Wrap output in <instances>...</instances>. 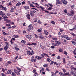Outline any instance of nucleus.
Segmentation results:
<instances>
[{
    "label": "nucleus",
    "mask_w": 76,
    "mask_h": 76,
    "mask_svg": "<svg viewBox=\"0 0 76 76\" xmlns=\"http://www.w3.org/2000/svg\"><path fill=\"white\" fill-rule=\"evenodd\" d=\"M31 52L30 51H27V53L29 54V55H30V56H31V55H32L33 54H34V50H31Z\"/></svg>",
    "instance_id": "nucleus-1"
},
{
    "label": "nucleus",
    "mask_w": 76,
    "mask_h": 76,
    "mask_svg": "<svg viewBox=\"0 0 76 76\" xmlns=\"http://www.w3.org/2000/svg\"><path fill=\"white\" fill-rule=\"evenodd\" d=\"M28 28L31 31H32L34 29V28L32 27V25L31 24L28 26Z\"/></svg>",
    "instance_id": "nucleus-2"
},
{
    "label": "nucleus",
    "mask_w": 76,
    "mask_h": 76,
    "mask_svg": "<svg viewBox=\"0 0 76 76\" xmlns=\"http://www.w3.org/2000/svg\"><path fill=\"white\" fill-rule=\"evenodd\" d=\"M61 1L64 4H67V2L66 0H61Z\"/></svg>",
    "instance_id": "nucleus-3"
},
{
    "label": "nucleus",
    "mask_w": 76,
    "mask_h": 76,
    "mask_svg": "<svg viewBox=\"0 0 76 76\" xmlns=\"http://www.w3.org/2000/svg\"><path fill=\"white\" fill-rule=\"evenodd\" d=\"M1 16L2 17H3V18H8V17L7 16H6L5 14L3 13L1 14Z\"/></svg>",
    "instance_id": "nucleus-4"
},
{
    "label": "nucleus",
    "mask_w": 76,
    "mask_h": 76,
    "mask_svg": "<svg viewBox=\"0 0 76 76\" xmlns=\"http://www.w3.org/2000/svg\"><path fill=\"white\" fill-rule=\"evenodd\" d=\"M23 9H26V10H27V9H29V6H24L23 7Z\"/></svg>",
    "instance_id": "nucleus-5"
},
{
    "label": "nucleus",
    "mask_w": 76,
    "mask_h": 76,
    "mask_svg": "<svg viewBox=\"0 0 76 76\" xmlns=\"http://www.w3.org/2000/svg\"><path fill=\"white\" fill-rule=\"evenodd\" d=\"M36 58H38L39 60H42V57L39 56H37Z\"/></svg>",
    "instance_id": "nucleus-6"
},
{
    "label": "nucleus",
    "mask_w": 76,
    "mask_h": 76,
    "mask_svg": "<svg viewBox=\"0 0 76 76\" xmlns=\"http://www.w3.org/2000/svg\"><path fill=\"white\" fill-rule=\"evenodd\" d=\"M55 41L56 44H57L58 46L59 45H60V42H59L58 41Z\"/></svg>",
    "instance_id": "nucleus-7"
},
{
    "label": "nucleus",
    "mask_w": 76,
    "mask_h": 76,
    "mask_svg": "<svg viewBox=\"0 0 76 76\" xmlns=\"http://www.w3.org/2000/svg\"><path fill=\"white\" fill-rule=\"evenodd\" d=\"M26 17L28 19H30L31 18H30V15L29 14H28L26 15Z\"/></svg>",
    "instance_id": "nucleus-8"
},
{
    "label": "nucleus",
    "mask_w": 76,
    "mask_h": 76,
    "mask_svg": "<svg viewBox=\"0 0 76 76\" xmlns=\"http://www.w3.org/2000/svg\"><path fill=\"white\" fill-rule=\"evenodd\" d=\"M26 38H28L29 39H31L32 38V37H31V36H28L27 35Z\"/></svg>",
    "instance_id": "nucleus-9"
},
{
    "label": "nucleus",
    "mask_w": 76,
    "mask_h": 76,
    "mask_svg": "<svg viewBox=\"0 0 76 76\" xmlns=\"http://www.w3.org/2000/svg\"><path fill=\"white\" fill-rule=\"evenodd\" d=\"M7 74H11L12 73V71L11 70H8L7 72Z\"/></svg>",
    "instance_id": "nucleus-10"
},
{
    "label": "nucleus",
    "mask_w": 76,
    "mask_h": 76,
    "mask_svg": "<svg viewBox=\"0 0 76 76\" xmlns=\"http://www.w3.org/2000/svg\"><path fill=\"white\" fill-rule=\"evenodd\" d=\"M2 10H4L5 11H6L7 10V8H6V7H3L2 8Z\"/></svg>",
    "instance_id": "nucleus-11"
},
{
    "label": "nucleus",
    "mask_w": 76,
    "mask_h": 76,
    "mask_svg": "<svg viewBox=\"0 0 76 76\" xmlns=\"http://www.w3.org/2000/svg\"><path fill=\"white\" fill-rule=\"evenodd\" d=\"M20 5H21V3L19 2H18L16 6H20Z\"/></svg>",
    "instance_id": "nucleus-12"
},
{
    "label": "nucleus",
    "mask_w": 76,
    "mask_h": 76,
    "mask_svg": "<svg viewBox=\"0 0 76 76\" xmlns=\"http://www.w3.org/2000/svg\"><path fill=\"white\" fill-rule=\"evenodd\" d=\"M5 44L6 45L5 47H7V48H9V43H7V42H6Z\"/></svg>",
    "instance_id": "nucleus-13"
},
{
    "label": "nucleus",
    "mask_w": 76,
    "mask_h": 76,
    "mask_svg": "<svg viewBox=\"0 0 76 76\" xmlns=\"http://www.w3.org/2000/svg\"><path fill=\"white\" fill-rule=\"evenodd\" d=\"M11 75L12 76H16V73H15L13 72H12Z\"/></svg>",
    "instance_id": "nucleus-14"
},
{
    "label": "nucleus",
    "mask_w": 76,
    "mask_h": 76,
    "mask_svg": "<svg viewBox=\"0 0 76 76\" xmlns=\"http://www.w3.org/2000/svg\"><path fill=\"white\" fill-rule=\"evenodd\" d=\"M16 69H18V72H20L21 71V69L18 67H17L16 68Z\"/></svg>",
    "instance_id": "nucleus-15"
},
{
    "label": "nucleus",
    "mask_w": 76,
    "mask_h": 76,
    "mask_svg": "<svg viewBox=\"0 0 76 76\" xmlns=\"http://www.w3.org/2000/svg\"><path fill=\"white\" fill-rule=\"evenodd\" d=\"M59 52H63V50L61 48H59Z\"/></svg>",
    "instance_id": "nucleus-16"
},
{
    "label": "nucleus",
    "mask_w": 76,
    "mask_h": 76,
    "mask_svg": "<svg viewBox=\"0 0 76 76\" xmlns=\"http://www.w3.org/2000/svg\"><path fill=\"white\" fill-rule=\"evenodd\" d=\"M6 22L8 23H11V21L10 20H7Z\"/></svg>",
    "instance_id": "nucleus-17"
},
{
    "label": "nucleus",
    "mask_w": 76,
    "mask_h": 76,
    "mask_svg": "<svg viewBox=\"0 0 76 76\" xmlns=\"http://www.w3.org/2000/svg\"><path fill=\"white\" fill-rule=\"evenodd\" d=\"M21 42L23 43V44H25L26 42V41H25L24 40H23Z\"/></svg>",
    "instance_id": "nucleus-18"
},
{
    "label": "nucleus",
    "mask_w": 76,
    "mask_h": 76,
    "mask_svg": "<svg viewBox=\"0 0 76 76\" xmlns=\"http://www.w3.org/2000/svg\"><path fill=\"white\" fill-rule=\"evenodd\" d=\"M59 74L61 76H64V74H63V73L62 72H59Z\"/></svg>",
    "instance_id": "nucleus-19"
},
{
    "label": "nucleus",
    "mask_w": 76,
    "mask_h": 76,
    "mask_svg": "<svg viewBox=\"0 0 76 76\" xmlns=\"http://www.w3.org/2000/svg\"><path fill=\"white\" fill-rule=\"evenodd\" d=\"M61 2L60 1H56V3L57 4H60L61 3Z\"/></svg>",
    "instance_id": "nucleus-20"
},
{
    "label": "nucleus",
    "mask_w": 76,
    "mask_h": 76,
    "mask_svg": "<svg viewBox=\"0 0 76 76\" xmlns=\"http://www.w3.org/2000/svg\"><path fill=\"white\" fill-rule=\"evenodd\" d=\"M68 75H69V76H70V75H69V72H66L64 74V75H65V76Z\"/></svg>",
    "instance_id": "nucleus-21"
},
{
    "label": "nucleus",
    "mask_w": 76,
    "mask_h": 76,
    "mask_svg": "<svg viewBox=\"0 0 76 76\" xmlns=\"http://www.w3.org/2000/svg\"><path fill=\"white\" fill-rule=\"evenodd\" d=\"M30 13L31 16H33V15H34V13H33V12H32V11H30Z\"/></svg>",
    "instance_id": "nucleus-22"
},
{
    "label": "nucleus",
    "mask_w": 76,
    "mask_h": 76,
    "mask_svg": "<svg viewBox=\"0 0 76 76\" xmlns=\"http://www.w3.org/2000/svg\"><path fill=\"white\" fill-rule=\"evenodd\" d=\"M39 38H40L41 39H44V38L43 37L41 36H41H39Z\"/></svg>",
    "instance_id": "nucleus-23"
},
{
    "label": "nucleus",
    "mask_w": 76,
    "mask_h": 76,
    "mask_svg": "<svg viewBox=\"0 0 76 76\" xmlns=\"http://www.w3.org/2000/svg\"><path fill=\"white\" fill-rule=\"evenodd\" d=\"M71 42L73 44H74V45H75V44H76V42L74 41H71Z\"/></svg>",
    "instance_id": "nucleus-24"
},
{
    "label": "nucleus",
    "mask_w": 76,
    "mask_h": 76,
    "mask_svg": "<svg viewBox=\"0 0 76 76\" xmlns=\"http://www.w3.org/2000/svg\"><path fill=\"white\" fill-rule=\"evenodd\" d=\"M44 31L45 32V35H48V33L47 31Z\"/></svg>",
    "instance_id": "nucleus-25"
},
{
    "label": "nucleus",
    "mask_w": 76,
    "mask_h": 76,
    "mask_svg": "<svg viewBox=\"0 0 76 76\" xmlns=\"http://www.w3.org/2000/svg\"><path fill=\"white\" fill-rule=\"evenodd\" d=\"M52 45L54 46H58V45L56 43H53Z\"/></svg>",
    "instance_id": "nucleus-26"
},
{
    "label": "nucleus",
    "mask_w": 76,
    "mask_h": 76,
    "mask_svg": "<svg viewBox=\"0 0 76 76\" xmlns=\"http://www.w3.org/2000/svg\"><path fill=\"white\" fill-rule=\"evenodd\" d=\"M47 61H48V62H50L51 61V60L49 58H47Z\"/></svg>",
    "instance_id": "nucleus-27"
},
{
    "label": "nucleus",
    "mask_w": 76,
    "mask_h": 76,
    "mask_svg": "<svg viewBox=\"0 0 76 76\" xmlns=\"http://www.w3.org/2000/svg\"><path fill=\"white\" fill-rule=\"evenodd\" d=\"M10 42L11 43V44L12 45H13V44H14V42H13V41H12V40L11 39V41H10Z\"/></svg>",
    "instance_id": "nucleus-28"
},
{
    "label": "nucleus",
    "mask_w": 76,
    "mask_h": 76,
    "mask_svg": "<svg viewBox=\"0 0 76 76\" xmlns=\"http://www.w3.org/2000/svg\"><path fill=\"white\" fill-rule=\"evenodd\" d=\"M70 13H71L72 15H74L75 12H74L72 10L70 12Z\"/></svg>",
    "instance_id": "nucleus-29"
},
{
    "label": "nucleus",
    "mask_w": 76,
    "mask_h": 76,
    "mask_svg": "<svg viewBox=\"0 0 76 76\" xmlns=\"http://www.w3.org/2000/svg\"><path fill=\"white\" fill-rule=\"evenodd\" d=\"M45 54V53H43L42 54H41L40 55L41 56V57H44V56H45L44 55V54Z\"/></svg>",
    "instance_id": "nucleus-30"
},
{
    "label": "nucleus",
    "mask_w": 76,
    "mask_h": 76,
    "mask_svg": "<svg viewBox=\"0 0 76 76\" xmlns=\"http://www.w3.org/2000/svg\"><path fill=\"white\" fill-rule=\"evenodd\" d=\"M8 48H7V47H6L5 46V47L4 48V50L5 51H7V49H8Z\"/></svg>",
    "instance_id": "nucleus-31"
},
{
    "label": "nucleus",
    "mask_w": 76,
    "mask_h": 76,
    "mask_svg": "<svg viewBox=\"0 0 76 76\" xmlns=\"http://www.w3.org/2000/svg\"><path fill=\"white\" fill-rule=\"evenodd\" d=\"M72 18H73L74 20H76V15H74V16L72 17Z\"/></svg>",
    "instance_id": "nucleus-32"
},
{
    "label": "nucleus",
    "mask_w": 76,
    "mask_h": 76,
    "mask_svg": "<svg viewBox=\"0 0 76 76\" xmlns=\"http://www.w3.org/2000/svg\"><path fill=\"white\" fill-rule=\"evenodd\" d=\"M40 72H41V71H42L43 72H44V68H42L41 69V70H40Z\"/></svg>",
    "instance_id": "nucleus-33"
},
{
    "label": "nucleus",
    "mask_w": 76,
    "mask_h": 76,
    "mask_svg": "<svg viewBox=\"0 0 76 76\" xmlns=\"http://www.w3.org/2000/svg\"><path fill=\"white\" fill-rule=\"evenodd\" d=\"M62 70L63 71V72L64 73H66V69H62Z\"/></svg>",
    "instance_id": "nucleus-34"
},
{
    "label": "nucleus",
    "mask_w": 76,
    "mask_h": 76,
    "mask_svg": "<svg viewBox=\"0 0 76 76\" xmlns=\"http://www.w3.org/2000/svg\"><path fill=\"white\" fill-rule=\"evenodd\" d=\"M52 9V7H49V8H48V10H51Z\"/></svg>",
    "instance_id": "nucleus-35"
},
{
    "label": "nucleus",
    "mask_w": 76,
    "mask_h": 76,
    "mask_svg": "<svg viewBox=\"0 0 76 76\" xmlns=\"http://www.w3.org/2000/svg\"><path fill=\"white\" fill-rule=\"evenodd\" d=\"M75 28L74 27L72 29H69L70 31H74L75 30Z\"/></svg>",
    "instance_id": "nucleus-36"
},
{
    "label": "nucleus",
    "mask_w": 76,
    "mask_h": 76,
    "mask_svg": "<svg viewBox=\"0 0 76 76\" xmlns=\"http://www.w3.org/2000/svg\"><path fill=\"white\" fill-rule=\"evenodd\" d=\"M2 71L3 72H4V73L5 72V69H4L3 68H2Z\"/></svg>",
    "instance_id": "nucleus-37"
},
{
    "label": "nucleus",
    "mask_w": 76,
    "mask_h": 76,
    "mask_svg": "<svg viewBox=\"0 0 76 76\" xmlns=\"http://www.w3.org/2000/svg\"><path fill=\"white\" fill-rule=\"evenodd\" d=\"M70 75H73L74 73L72 71H71V72H70Z\"/></svg>",
    "instance_id": "nucleus-38"
},
{
    "label": "nucleus",
    "mask_w": 76,
    "mask_h": 76,
    "mask_svg": "<svg viewBox=\"0 0 76 76\" xmlns=\"http://www.w3.org/2000/svg\"><path fill=\"white\" fill-rule=\"evenodd\" d=\"M50 23H52V24H53V25L55 24V22L53 21L51 22Z\"/></svg>",
    "instance_id": "nucleus-39"
},
{
    "label": "nucleus",
    "mask_w": 76,
    "mask_h": 76,
    "mask_svg": "<svg viewBox=\"0 0 76 76\" xmlns=\"http://www.w3.org/2000/svg\"><path fill=\"white\" fill-rule=\"evenodd\" d=\"M64 38L67 40H69V39H70V38L69 37H64Z\"/></svg>",
    "instance_id": "nucleus-40"
},
{
    "label": "nucleus",
    "mask_w": 76,
    "mask_h": 76,
    "mask_svg": "<svg viewBox=\"0 0 76 76\" xmlns=\"http://www.w3.org/2000/svg\"><path fill=\"white\" fill-rule=\"evenodd\" d=\"M37 32H41V30L39 29H38L37 30Z\"/></svg>",
    "instance_id": "nucleus-41"
},
{
    "label": "nucleus",
    "mask_w": 76,
    "mask_h": 76,
    "mask_svg": "<svg viewBox=\"0 0 76 76\" xmlns=\"http://www.w3.org/2000/svg\"><path fill=\"white\" fill-rule=\"evenodd\" d=\"M6 26H10V24H7L6 25Z\"/></svg>",
    "instance_id": "nucleus-42"
},
{
    "label": "nucleus",
    "mask_w": 76,
    "mask_h": 76,
    "mask_svg": "<svg viewBox=\"0 0 76 76\" xmlns=\"http://www.w3.org/2000/svg\"><path fill=\"white\" fill-rule=\"evenodd\" d=\"M34 20L35 22H37V18L34 19Z\"/></svg>",
    "instance_id": "nucleus-43"
},
{
    "label": "nucleus",
    "mask_w": 76,
    "mask_h": 76,
    "mask_svg": "<svg viewBox=\"0 0 76 76\" xmlns=\"http://www.w3.org/2000/svg\"><path fill=\"white\" fill-rule=\"evenodd\" d=\"M31 61L32 62H34V61H36V60L35 59H31Z\"/></svg>",
    "instance_id": "nucleus-44"
},
{
    "label": "nucleus",
    "mask_w": 76,
    "mask_h": 76,
    "mask_svg": "<svg viewBox=\"0 0 76 76\" xmlns=\"http://www.w3.org/2000/svg\"><path fill=\"white\" fill-rule=\"evenodd\" d=\"M52 39L53 40H57V38L53 37Z\"/></svg>",
    "instance_id": "nucleus-45"
},
{
    "label": "nucleus",
    "mask_w": 76,
    "mask_h": 76,
    "mask_svg": "<svg viewBox=\"0 0 76 76\" xmlns=\"http://www.w3.org/2000/svg\"><path fill=\"white\" fill-rule=\"evenodd\" d=\"M14 36H15V37H15V38H19V36L18 35H16Z\"/></svg>",
    "instance_id": "nucleus-46"
},
{
    "label": "nucleus",
    "mask_w": 76,
    "mask_h": 76,
    "mask_svg": "<svg viewBox=\"0 0 76 76\" xmlns=\"http://www.w3.org/2000/svg\"><path fill=\"white\" fill-rule=\"evenodd\" d=\"M8 64H12V62L10 61H9L8 62Z\"/></svg>",
    "instance_id": "nucleus-47"
},
{
    "label": "nucleus",
    "mask_w": 76,
    "mask_h": 76,
    "mask_svg": "<svg viewBox=\"0 0 76 76\" xmlns=\"http://www.w3.org/2000/svg\"><path fill=\"white\" fill-rule=\"evenodd\" d=\"M64 54H65L66 55H67V53L66 51H64Z\"/></svg>",
    "instance_id": "nucleus-48"
},
{
    "label": "nucleus",
    "mask_w": 76,
    "mask_h": 76,
    "mask_svg": "<svg viewBox=\"0 0 76 76\" xmlns=\"http://www.w3.org/2000/svg\"><path fill=\"white\" fill-rule=\"evenodd\" d=\"M34 35H35V37L36 38H38V36L36 34H35Z\"/></svg>",
    "instance_id": "nucleus-49"
},
{
    "label": "nucleus",
    "mask_w": 76,
    "mask_h": 76,
    "mask_svg": "<svg viewBox=\"0 0 76 76\" xmlns=\"http://www.w3.org/2000/svg\"><path fill=\"white\" fill-rule=\"evenodd\" d=\"M63 62L64 63H66V61H65V58H63Z\"/></svg>",
    "instance_id": "nucleus-50"
},
{
    "label": "nucleus",
    "mask_w": 76,
    "mask_h": 76,
    "mask_svg": "<svg viewBox=\"0 0 76 76\" xmlns=\"http://www.w3.org/2000/svg\"><path fill=\"white\" fill-rule=\"evenodd\" d=\"M15 73H16V72H18V71L16 69H14V70Z\"/></svg>",
    "instance_id": "nucleus-51"
},
{
    "label": "nucleus",
    "mask_w": 76,
    "mask_h": 76,
    "mask_svg": "<svg viewBox=\"0 0 76 76\" xmlns=\"http://www.w3.org/2000/svg\"><path fill=\"white\" fill-rule=\"evenodd\" d=\"M65 36H66V35H61V37L62 38H64V37H66Z\"/></svg>",
    "instance_id": "nucleus-52"
},
{
    "label": "nucleus",
    "mask_w": 76,
    "mask_h": 76,
    "mask_svg": "<svg viewBox=\"0 0 76 76\" xmlns=\"http://www.w3.org/2000/svg\"><path fill=\"white\" fill-rule=\"evenodd\" d=\"M44 67H47L48 66V64H45L43 65Z\"/></svg>",
    "instance_id": "nucleus-53"
},
{
    "label": "nucleus",
    "mask_w": 76,
    "mask_h": 76,
    "mask_svg": "<svg viewBox=\"0 0 76 76\" xmlns=\"http://www.w3.org/2000/svg\"><path fill=\"white\" fill-rule=\"evenodd\" d=\"M44 55H45V56H47V57H48V58H49V56H48V54H47L46 53H45L44 54Z\"/></svg>",
    "instance_id": "nucleus-54"
},
{
    "label": "nucleus",
    "mask_w": 76,
    "mask_h": 76,
    "mask_svg": "<svg viewBox=\"0 0 76 76\" xmlns=\"http://www.w3.org/2000/svg\"><path fill=\"white\" fill-rule=\"evenodd\" d=\"M25 2L24 1H23V2H22L21 3V4H22L23 5V4H25Z\"/></svg>",
    "instance_id": "nucleus-55"
},
{
    "label": "nucleus",
    "mask_w": 76,
    "mask_h": 76,
    "mask_svg": "<svg viewBox=\"0 0 76 76\" xmlns=\"http://www.w3.org/2000/svg\"><path fill=\"white\" fill-rule=\"evenodd\" d=\"M54 64H56V65H58V64L56 62H54Z\"/></svg>",
    "instance_id": "nucleus-56"
},
{
    "label": "nucleus",
    "mask_w": 76,
    "mask_h": 76,
    "mask_svg": "<svg viewBox=\"0 0 76 76\" xmlns=\"http://www.w3.org/2000/svg\"><path fill=\"white\" fill-rule=\"evenodd\" d=\"M32 45H37V44L36 43H32Z\"/></svg>",
    "instance_id": "nucleus-57"
},
{
    "label": "nucleus",
    "mask_w": 76,
    "mask_h": 76,
    "mask_svg": "<svg viewBox=\"0 0 76 76\" xmlns=\"http://www.w3.org/2000/svg\"><path fill=\"white\" fill-rule=\"evenodd\" d=\"M4 41H7V39L5 38L4 37Z\"/></svg>",
    "instance_id": "nucleus-58"
},
{
    "label": "nucleus",
    "mask_w": 76,
    "mask_h": 76,
    "mask_svg": "<svg viewBox=\"0 0 76 76\" xmlns=\"http://www.w3.org/2000/svg\"><path fill=\"white\" fill-rule=\"evenodd\" d=\"M74 7H75V6H74V5H72L71 6V8H72V9H74Z\"/></svg>",
    "instance_id": "nucleus-59"
},
{
    "label": "nucleus",
    "mask_w": 76,
    "mask_h": 76,
    "mask_svg": "<svg viewBox=\"0 0 76 76\" xmlns=\"http://www.w3.org/2000/svg\"><path fill=\"white\" fill-rule=\"evenodd\" d=\"M15 27H16V26H12V29H14V28H15Z\"/></svg>",
    "instance_id": "nucleus-60"
},
{
    "label": "nucleus",
    "mask_w": 76,
    "mask_h": 76,
    "mask_svg": "<svg viewBox=\"0 0 76 76\" xmlns=\"http://www.w3.org/2000/svg\"><path fill=\"white\" fill-rule=\"evenodd\" d=\"M6 15L8 16H10V14H7Z\"/></svg>",
    "instance_id": "nucleus-61"
},
{
    "label": "nucleus",
    "mask_w": 76,
    "mask_h": 76,
    "mask_svg": "<svg viewBox=\"0 0 76 76\" xmlns=\"http://www.w3.org/2000/svg\"><path fill=\"white\" fill-rule=\"evenodd\" d=\"M38 23H40L41 24V21H40V20H38Z\"/></svg>",
    "instance_id": "nucleus-62"
},
{
    "label": "nucleus",
    "mask_w": 76,
    "mask_h": 76,
    "mask_svg": "<svg viewBox=\"0 0 76 76\" xmlns=\"http://www.w3.org/2000/svg\"><path fill=\"white\" fill-rule=\"evenodd\" d=\"M15 73L16 74H17L18 75H20V73H19V72H18V71Z\"/></svg>",
    "instance_id": "nucleus-63"
},
{
    "label": "nucleus",
    "mask_w": 76,
    "mask_h": 76,
    "mask_svg": "<svg viewBox=\"0 0 76 76\" xmlns=\"http://www.w3.org/2000/svg\"><path fill=\"white\" fill-rule=\"evenodd\" d=\"M1 76H6V75L3 73H2Z\"/></svg>",
    "instance_id": "nucleus-64"
}]
</instances>
